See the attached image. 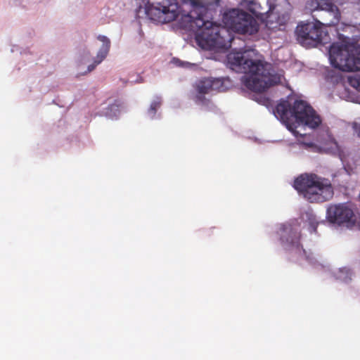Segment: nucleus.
Returning a JSON list of instances; mask_svg holds the SVG:
<instances>
[{"label": "nucleus", "mask_w": 360, "mask_h": 360, "mask_svg": "<svg viewBox=\"0 0 360 360\" xmlns=\"http://www.w3.org/2000/svg\"><path fill=\"white\" fill-rule=\"evenodd\" d=\"M97 39L101 41L103 44L97 53L94 63L88 66V72L94 70L96 65L101 63L106 58L110 51V41L107 37L104 35H98Z\"/></svg>", "instance_id": "obj_13"}, {"label": "nucleus", "mask_w": 360, "mask_h": 360, "mask_svg": "<svg viewBox=\"0 0 360 360\" xmlns=\"http://www.w3.org/2000/svg\"><path fill=\"white\" fill-rule=\"evenodd\" d=\"M328 32L316 22L300 23L295 29L296 39L306 48L315 47L323 42Z\"/></svg>", "instance_id": "obj_7"}, {"label": "nucleus", "mask_w": 360, "mask_h": 360, "mask_svg": "<svg viewBox=\"0 0 360 360\" xmlns=\"http://www.w3.org/2000/svg\"><path fill=\"white\" fill-rule=\"evenodd\" d=\"M349 84L352 86L360 91V77H354L349 78Z\"/></svg>", "instance_id": "obj_18"}, {"label": "nucleus", "mask_w": 360, "mask_h": 360, "mask_svg": "<svg viewBox=\"0 0 360 360\" xmlns=\"http://www.w3.org/2000/svg\"><path fill=\"white\" fill-rule=\"evenodd\" d=\"M224 23L235 32L254 34L259 30L257 20L246 12L233 9L224 16Z\"/></svg>", "instance_id": "obj_6"}, {"label": "nucleus", "mask_w": 360, "mask_h": 360, "mask_svg": "<svg viewBox=\"0 0 360 360\" xmlns=\"http://www.w3.org/2000/svg\"><path fill=\"white\" fill-rule=\"evenodd\" d=\"M253 50L231 52L227 62L231 69L242 72L241 83L255 93L254 100L258 103L270 106V98L267 90L270 88V68L264 60L254 58Z\"/></svg>", "instance_id": "obj_2"}, {"label": "nucleus", "mask_w": 360, "mask_h": 360, "mask_svg": "<svg viewBox=\"0 0 360 360\" xmlns=\"http://www.w3.org/2000/svg\"><path fill=\"white\" fill-rule=\"evenodd\" d=\"M161 99L160 98H157L151 103L150 106L148 111V113L151 118H153L155 117L158 109L161 105Z\"/></svg>", "instance_id": "obj_14"}, {"label": "nucleus", "mask_w": 360, "mask_h": 360, "mask_svg": "<svg viewBox=\"0 0 360 360\" xmlns=\"http://www.w3.org/2000/svg\"><path fill=\"white\" fill-rule=\"evenodd\" d=\"M345 271H346V274H349V275L351 274V273L349 272V270L345 269Z\"/></svg>", "instance_id": "obj_19"}, {"label": "nucleus", "mask_w": 360, "mask_h": 360, "mask_svg": "<svg viewBox=\"0 0 360 360\" xmlns=\"http://www.w3.org/2000/svg\"><path fill=\"white\" fill-rule=\"evenodd\" d=\"M275 117L283 123L295 136H302L296 129L299 127L316 128L321 122L313 108L305 101H281L273 110Z\"/></svg>", "instance_id": "obj_3"}, {"label": "nucleus", "mask_w": 360, "mask_h": 360, "mask_svg": "<svg viewBox=\"0 0 360 360\" xmlns=\"http://www.w3.org/2000/svg\"><path fill=\"white\" fill-rule=\"evenodd\" d=\"M316 11L320 12L319 17L321 20H316V22L323 27L335 26L340 20V11L336 5L343 4L344 0H316Z\"/></svg>", "instance_id": "obj_9"}, {"label": "nucleus", "mask_w": 360, "mask_h": 360, "mask_svg": "<svg viewBox=\"0 0 360 360\" xmlns=\"http://www.w3.org/2000/svg\"><path fill=\"white\" fill-rule=\"evenodd\" d=\"M309 224L310 225L311 232L316 233V228L319 225V221L316 220V218L315 216L310 214L308 218Z\"/></svg>", "instance_id": "obj_16"}, {"label": "nucleus", "mask_w": 360, "mask_h": 360, "mask_svg": "<svg viewBox=\"0 0 360 360\" xmlns=\"http://www.w3.org/2000/svg\"><path fill=\"white\" fill-rule=\"evenodd\" d=\"M290 11L291 5L288 0H271V35L279 32L278 37H285Z\"/></svg>", "instance_id": "obj_8"}, {"label": "nucleus", "mask_w": 360, "mask_h": 360, "mask_svg": "<svg viewBox=\"0 0 360 360\" xmlns=\"http://www.w3.org/2000/svg\"><path fill=\"white\" fill-rule=\"evenodd\" d=\"M357 133H358V136L360 138V127H359V129Z\"/></svg>", "instance_id": "obj_20"}, {"label": "nucleus", "mask_w": 360, "mask_h": 360, "mask_svg": "<svg viewBox=\"0 0 360 360\" xmlns=\"http://www.w3.org/2000/svg\"><path fill=\"white\" fill-rule=\"evenodd\" d=\"M333 67L344 72L360 70V46L354 44L333 43L329 49Z\"/></svg>", "instance_id": "obj_5"}, {"label": "nucleus", "mask_w": 360, "mask_h": 360, "mask_svg": "<svg viewBox=\"0 0 360 360\" xmlns=\"http://www.w3.org/2000/svg\"><path fill=\"white\" fill-rule=\"evenodd\" d=\"M293 187L299 195L311 203L330 200L334 195L331 181L316 174H303L297 177Z\"/></svg>", "instance_id": "obj_4"}, {"label": "nucleus", "mask_w": 360, "mask_h": 360, "mask_svg": "<svg viewBox=\"0 0 360 360\" xmlns=\"http://www.w3.org/2000/svg\"><path fill=\"white\" fill-rule=\"evenodd\" d=\"M195 89L198 94L197 98L199 100H202L205 94L224 90L223 80L213 77H205L199 79L195 83Z\"/></svg>", "instance_id": "obj_12"}, {"label": "nucleus", "mask_w": 360, "mask_h": 360, "mask_svg": "<svg viewBox=\"0 0 360 360\" xmlns=\"http://www.w3.org/2000/svg\"><path fill=\"white\" fill-rule=\"evenodd\" d=\"M326 218L330 223L352 228L356 219L353 210L346 204L332 205L328 207Z\"/></svg>", "instance_id": "obj_10"}, {"label": "nucleus", "mask_w": 360, "mask_h": 360, "mask_svg": "<svg viewBox=\"0 0 360 360\" xmlns=\"http://www.w3.org/2000/svg\"><path fill=\"white\" fill-rule=\"evenodd\" d=\"M281 239L285 245V249L295 250L299 254L302 251L304 252L300 244V233L297 229L293 228L290 225L284 226L281 234Z\"/></svg>", "instance_id": "obj_11"}, {"label": "nucleus", "mask_w": 360, "mask_h": 360, "mask_svg": "<svg viewBox=\"0 0 360 360\" xmlns=\"http://www.w3.org/2000/svg\"><path fill=\"white\" fill-rule=\"evenodd\" d=\"M283 79V75L281 73H271V86L282 83Z\"/></svg>", "instance_id": "obj_15"}, {"label": "nucleus", "mask_w": 360, "mask_h": 360, "mask_svg": "<svg viewBox=\"0 0 360 360\" xmlns=\"http://www.w3.org/2000/svg\"><path fill=\"white\" fill-rule=\"evenodd\" d=\"M257 4L254 1H250L249 4L248 5V10L252 12L254 15L256 16H259L260 15H262V12L257 10Z\"/></svg>", "instance_id": "obj_17"}, {"label": "nucleus", "mask_w": 360, "mask_h": 360, "mask_svg": "<svg viewBox=\"0 0 360 360\" xmlns=\"http://www.w3.org/2000/svg\"><path fill=\"white\" fill-rule=\"evenodd\" d=\"M220 0H166L162 4L146 5V14L152 21L165 24L181 14V26L195 33L200 46L207 49L227 50L231 39L228 30L210 20Z\"/></svg>", "instance_id": "obj_1"}]
</instances>
